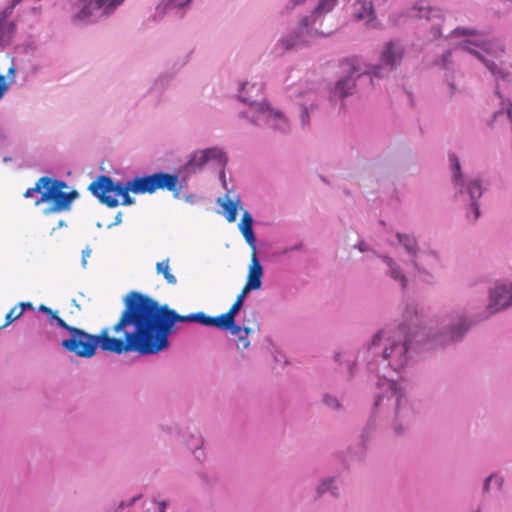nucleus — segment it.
Returning a JSON list of instances; mask_svg holds the SVG:
<instances>
[{
    "mask_svg": "<svg viewBox=\"0 0 512 512\" xmlns=\"http://www.w3.org/2000/svg\"><path fill=\"white\" fill-rule=\"evenodd\" d=\"M480 320L479 313L455 308L440 319H424L415 303H407L396 327L377 331L359 351L370 373L387 378L388 371L400 373L412 360V346L445 347L464 341Z\"/></svg>",
    "mask_w": 512,
    "mask_h": 512,
    "instance_id": "f257e3e1",
    "label": "nucleus"
},
{
    "mask_svg": "<svg viewBox=\"0 0 512 512\" xmlns=\"http://www.w3.org/2000/svg\"><path fill=\"white\" fill-rule=\"evenodd\" d=\"M184 322H195L194 312L180 315L148 294L130 291V352L149 356L167 350L176 324Z\"/></svg>",
    "mask_w": 512,
    "mask_h": 512,
    "instance_id": "f03ea898",
    "label": "nucleus"
},
{
    "mask_svg": "<svg viewBox=\"0 0 512 512\" xmlns=\"http://www.w3.org/2000/svg\"><path fill=\"white\" fill-rule=\"evenodd\" d=\"M383 387V391L374 399L371 416L363 429L361 435L363 443L376 427L377 414L391 412L393 432L397 436H403L412 427L420 411V402L412 399L401 383L386 380Z\"/></svg>",
    "mask_w": 512,
    "mask_h": 512,
    "instance_id": "7ed1b4c3",
    "label": "nucleus"
},
{
    "mask_svg": "<svg viewBox=\"0 0 512 512\" xmlns=\"http://www.w3.org/2000/svg\"><path fill=\"white\" fill-rule=\"evenodd\" d=\"M305 0H290L286 8L294 9ZM338 0H318L317 5L309 15L301 17L297 25L287 34L281 36L276 48L282 52L311 46L317 39L326 38L333 34V29L325 25V18L336 6Z\"/></svg>",
    "mask_w": 512,
    "mask_h": 512,
    "instance_id": "20e7f679",
    "label": "nucleus"
},
{
    "mask_svg": "<svg viewBox=\"0 0 512 512\" xmlns=\"http://www.w3.org/2000/svg\"><path fill=\"white\" fill-rule=\"evenodd\" d=\"M109 332L110 329L105 328L99 335H90L84 330L77 328L73 330L69 339L62 341V346L66 350L84 358L92 357L96 352L97 346L104 351L118 354L128 351V332H124L125 339L110 337Z\"/></svg>",
    "mask_w": 512,
    "mask_h": 512,
    "instance_id": "39448f33",
    "label": "nucleus"
},
{
    "mask_svg": "<svg viewBox=\"0 0 512 512\" xmlns=\"http://www.w3.org/2000/svg\"><path fill=\"white\" fill-rule=\"evenodd\" d=\"M459 48L475 55L485 67L490 71L496 81L502 80L510 82L512 73L508 67H504L503 63L495 62L494 59L500 58L504 54V47L498 41H481L475 42L471 40L462 41Z\"/></svg>",
    "mask_w": 512,
    "mask_h": 512,
    "instance_id": "423d86ee",
    "label": "nucleus"
},
{
    "mask_svg": "<svg viewBox=\"0 0 512 512\" xmlns=\"http://www.w3.org/2000/svg\"><path fill=\"white\" fill-rule=\"evenodd\" d=\"M244 101L254 104V110H245L239 113V117L246 118L253 126L270 130L277 134H287L290 131V121L279 109L269 102H257V99L243 97Z\"/></svg>",
    "mask_w": 512,
    "mask_h": 512,
    "instance_id": "0eeeda50",
    "label": "nucleus"
},
{
    "mask_svg": "<svg viewBox=\"0 0 512 512\" xmlns=\"http://www.w3.org/2000/svg\"><path fill=\"white\" fill-rule=\"evenodd\" d=\"M409 17L425 20L428 30V38L430 41L437 40L441 37L456 38L460 36H476L478 31L474 28H463L457 27L449 31L447 35H444L443 28L445 25L444 13L436 7H424L422 5H415L409 11Z\"/></svg>",
    "mask_w": 512,
    "mask_h": 512,
    "instance_id": "6e6552de",
    "label": "nucleus"
},
{
    "mask_svg": "<svg viewBox=\"0 0 512 512\" xmlns=\"http://www.w3.org/2000/svg\"><path fill=\"white\" fill-rule=\"evenodd\" d=\"M41 182H44L46 187L42 195L35 201V205L48 203L49 206L44 210L45 215L69 211L73 201L79 196L76 190L63 191L64 188H67L65 181L45 176L41 177Z\"/></svg>",
    "mask_w": 512,
    "mask_h": 512,
    "instance_id": "1a4fd4ad",
    "label": "nucleus"
},
{
    "mask_svg": "<svg viewBox=\"0 0 512 512\" xmlns=\"http://www.w3.org/2000/svg\"><path fill=\"white\" fill-rule=\"evenodd\" d=\"M404 53L405 47L400 40L394 39L386 42L382 47L379 62L371 65L360 78L369 79L373 83V78L387 77L400 66Z\"/></svg>",
    "mask_w": 512,
    "mask_h": 512,
    "instance_id": "9d476101",
    "label": "nucleus"
},
{
    "mask_svg": "<svg viewBox=\"0 0 512 512\" xmlns=\"http://www.w3.org/2000/svg\"><path fill=\"white\" fill-rule=\"evenodd\" d=\"M89 190L108 207H115L120 201L122 204H128V184H115L108 176H99L89 185Z\"/></svg>",
    "mask_w": 512,
    "mask_h": 512,
    "instance_id": "9b49d317",
    "label": "nucleus"
},
{
    "mask_svg": "<svg viewBox=\"0 0 512 512\" xmlns=\"http://www.w3.org/2000/svg\"><path fill=\"white\" fill-rule=\"evenodd\" d=\"M483 195L481 180H471L468 188L462 192H455L454 197L465 206V218L474 224L481 216L479 200Z\"/></svg>",
    "mask_w": 512,
    "mask_h": 512,
    "instance_id": "f8f14e48",
    "label": "nucleus"
},
{
    "mask_svg": "<svg viewBox=\"0 0 512 512\" xmlns=\"http://www.w3.org/2000/svg\"><path fill=\"white\" fill-rule=\"evenodd\" d=\"M512 307V283L498 284L489 290V302L480 312V320H487L492 315Z\"/></svg>",
    "mask_w": 512,
    "mask_h": 512,
    "instance_id": "ddd939ff",
    "label": "nucleus"
},
{
    "mask_svg": "<svg viewBox=\"0 0 512 512\" xmlns=\"http://www.w3.org/2000/svg\"><path fill=\"white\" fill-rule=\"evenodd\" d=\"M122 2L123 0H79L80 9L76 18L88 20L90 17L108 14Z\"/></svg>",
    "mask_w": 512,
    "mask_h": 512,
    "instance_id": "4468645a",
    "label": "nucleus"
},
{
    "mask_svg": "<svg viewBox=\"0 0 512 512\" xmlns=\"http://www.w3.org/2000/svg\"><path fill=\"white\" fill-rule=\"evenodd\" d=\"M320 100L315 91H305L297 95L296 105L299 107V118L303 128L309 127L310 115L318 108Z\"/></svg>",
    "mask_w": 512,
    "mask_h": 512,
    "instance_id": "2eb2a0df",
    "label": "nucleus"
},
{
    "mask_svg": "<svg viewBox=\"0 0 512 512\" xmlns=\"http://www.w3.org/2000/svg\"><path fill=\"white\" fill-rule=\"evenodd\" d=\"M362 73L352 71L344 77L340 78L334 88L330 92L331 101H343L345 98L353 95L356 91L357 80L367 81L368 79H361Z\"/></svg>",
    "mask_w": 512,
    "mask_h": 512,
    "instance_id": "dca6fc26",
    "label": "nucleus"
},
{
    "mask_svg": "<svg viewBox=\"0 0 512 512\" xmlns=\"http://www.w3.org/2000/svg\"><path fill=\"white\" fill-rule=\"evenodd\" d=\"M378 258L385 265L384 274L391 279L402 291L408 286V277L402 265L393 257L384 254L378 255Z\"/></svg>",
    "mask_w": 512,
    "mask_h": 512,
    "instance_id": "f3484780",
    "label": "nucleus"
},
{
    "mask_svg": "<svg viewBox=\"0 0 512 512\" xmlns=\"http://www.w3.org/2000/svg\"><path fill=\"white\" fill-rule=\"evenodd\" d=\"M154 179L156 191L159 189L167 190L172 192L175 199L180 198L182 185L177 174L158 171L154 173Z\"/></svg>",
    "mask_w": 512,
    "mask_h": 512,
    "instance_id": "a211bd4d",
    "label": "nucleus"
},
{
    "mask_svg": "<svg viewBox=\"0 0 512 512\" xmlns=\"http://www.w3.org/2000/svg\"><path fill=\"white\" fill-rule=\"evenodd\" d=\"M352 17L364 21L366 25L375 27L376 13L372 0H356L352 5Z\"/></svg>",
    "mask_w": 512,
    "mask_h": 512,
    "instance_id": "6ab92c4d",
    "label": "nucleus"
},
{
    "mask_svg": "<svg viewBox=\"0 0 512 512\" xmlns=\"http://www.w3.org/2000/svg\"><path fill=\"white\" fill-rule=\"evenodd\" d=\"M193 0H160L156 7L158 16L173 15L183 17Z\"/></svg>",
    "mask_w": 512,
    "mask_h": 512,
    "instance_id": "aec40b11",
    "label": "nucleus"
},
{
    "mask_svg": "<svg viewBox=\"0 0 512 512\" xmlns=\"http://www.w3.org/2000/svg\"><path fill=\"white\" fill-rule=\"evenodd\" d=\"M263 267L257 253H251V261L248 267V274L244 287L247 290L256 291L262 287Z\"/></svg>",
    "mask_w": 512,
    "mask_h": 512,
    "instance_id": "412c9836",
    "label": "nucleus"
},
{
    "mask_svg": "<svg viewBox=\"0 0 512 512\" xmlns=\"http://www.w3.org/2000/svg\"><path fill=\"white\" fill-rule=\"evenodd\" d=\"M449 166L451 170V178L455 192H462L468 188L472 179H466L462 173L461 163L458 156L455 153L448 155Z\"/></svg>",
    "mask_w": 512,
    "mask_h": 512,
    "instance_id": "4be33fe9",
    "label": "nucleus"
},
{
    "mask_svg": "<svg viewBox=\"0 0 512 512\" xmlns=\"http://www.w3.org/2000/svg\"><path fill=\"white\" fill-rule=\"evenodd\" d=\"M315 500L323 498L325 495H330L334 499L340 497V488L336 476L321 477L315 487Z\"/></svg>",
    "mask_w": 512,
    "mask_h": 512,
    "instance_id": "5701e85b",
    "label": "nucleus"
},
{
    "mask_svg": "<svg viewBox=\"0 0 512 512\" xmlns=\"http://www.w3.org/2000/svg\"><path fill=\"white\" fill-rule=\"evenodd\" d=\"M262 89H263L262 83L245 82V83L241 84V86L239 88L238 99L241 102L249 105V108L247 110H254L255 105L248 101H244L242 98L246 96V97L252 98L254 100L257 99V102H260V103L268 102L262 94Z\"/></svg>",
    "mask_w": 512,
    "mask_h": 512,
    "instance_id": "b1692460",
    "label": "nucleus"
},
{
    "mask_svg": "<svg viewBox=\"0 0 512 512\" xmlns=\"http://www.w3.org/2000/svg\"><path fill=\"white\" fill-rule=\"evenodd\" d=\"M156 192L154 173L135 176L130 179V193L133 194H153Z\"/></svg>",
    "mask_w": 512,
    "mask_h": 512,
    "instance_id": "393cba45",
    "label": "nucleus"
},
{
    "mask_svg": "<svg viewBox=\"0 0 512 512\" xmlns=\"http://www.w3.org/2000/svg\"><path fill=\"white\" fill-rule=\"evenodd\" d=\"M189 54H186L181 62L179 63L177 69L174 72H163L161 73L157 79L154 81L153 85L150 87L149 92L151 94H156L157 96L161 95L163 91L169 86L172 81L177 70L182 68L188 62Z\"/></svg>",
    "mask_w": 512,
    "mask_h": 512,
    "instance_id": "a878e982",
    "label": "nucleus"
},
{
    "mask_svg": "<svg viewBox=\"0 0 512 512\" xmlns=\"http://www.w3.org/2000/svg\"><path fill=\"white\" fill-rule=\"evenodd\" d=\"M398 243L403 247L406 254L412 259H418L420 247L418 240L414 234L411 233H396Z\"/></svg>",
    "mask_w": 512,
    "mask_h": 512,
    "instance_id": "bb28decb",
    "label": "nucleus"
},
{
    "mask_svg": "<svg viewBox=\"0 0 512 512\" xmlns=\"http://www.w3.org/2000/svg\"><path fill=\"white\" fill-rule=\"evenodd\" d=\"M217 204L223 208V214L228 222L232 223L236 221L238 209H242L239 196L233 201L227 193L224 197L217 199Z\"/></svg>",
    "mask_w": 512,
    "mask_h": 512,
    "instance_id": "cd10ccee",
    "label": "nucleus"
},
{
    "mask_svg": "<svg viewBox=\"0 0 512 512\" xmlns=\"http://www.w3.org/2000/svg\"><path fill=\"white\" fill-rule=\"evenodd\" d=\"M207 163L212 164L221 170L225 168L228 157L226 153L219 147H210L205 149Z\"/></svg>",
    "mask_w": 512,
    "mask_h": 512,
    "instance_id": "c85d7f7f",
    "label": "nucleus"
},
{
    "mask_svg": "<svg viewBox=\"0 0 512 512\" xmlns=\"http://www.w3.org/2000/svg\"><path fill=\"white\" fill-rule=\"evenodd\" d=\"M411 265L416 273L417 278L427 285H434L436 282L435 275L428 270L418 259H412Z\"/></svg>",
    "mask_w": 512,
    "mask_h": 512,
    "instance_id": "c756f323",
    "label": "nucleus"
},
{
    "mask_svg": "<svg viewBox=\"0 0 512 512\" xmlns=\"http://www.w3.org/2000/svg\"><path fill=\"white\" fill-rule=\"evenodd\" d=\"M204 440L200 434H192L190 439L187 440V447L193 453L198 461H202L205 453L202 449Z\"/></svg>",
    "mask_w": 512,
    "mask_h": 512,
    "instance_id": "7c9ffc66",
    "label": "nucleus"
},
{
    "mask_svg": "<svg viewBox=\"0 0 512 512\" xmlns=\"http://www.w3.org/2000/svg\"><path fill=\"white\" fill-rule=\"evenodd\" d=\"M334 360L340 365H345L347 368L348 380L351 381L357 373V363L355 360L347 357L344 352H336L333 356Z\"/></svg>",
    "mask_w": 512,
    "mask_h": 512,
    "instance_id": "2f4dec72",
    "label": "nucleus"
},
{
    "mask_svg": "<svg viewBox=\"0 0 512 512\" xmlns=\"http://www.w3.org/2000/svg\"><path fill=\"white\" fill-rule=\"evenodd\" d=\"M194 315L195 323L201 324L206 327H216L218 329L220 328L223 314H220L218 316H210L203 311H199L194 312Z\"/></svg>",
    "mask_w": 512,
    "mask_h": 512,
    "instance_id": "473e14b6",
    "label": "nucleus"
},
{
    "mask_svg": "<svg viewBox=\"0 0 512 512\" xmlns=\"http://www.w3.org/2000/svg\"><path fill=\"white\" fill-rule=\"evenodd\" d=\"M503 484H504V478L500 474L491 473L483 481L482 493L483 494L490 493L492 487L496 488L497 490H501Z\"/></svg>",
    "mask_w": 512,
    "mask_h": 512,
    "instance_id": "72a5a7b5",
    "label": "nucleus"
},
{
    "mask_svg": "<svg viewBox=\"0 0 512 512\" xmlns=\"http://www.w3.org/2000/svg\"><path fill=\"white\" fill-rule=\"evenodd\" d=\"M236 315L224 314L222 317L220 328L223 331H228L232 335H241L242 326L235 323Z\"/></svg>",
    "mask_w": 512,
    "mask_h": 512,
    "instance_id": "f704fd0d",
    "label": "nucleus"
},
{
    "mask_svg": "<svg viewBox=\"0 0 512 512\" xmlns=\"http://www.w3.org/2000/svg\"><path fill=\"white\" fill-rule=\"evenodd\" d=\"M207 163L205 149L195 151L190 155L186 164L187 167L193 168L194 171L201 170Z\"/></svg>",
    "mask_w": 512,
    "mask_h": 512,
    "instance_id": "c9c22d12",
    "label": "nucleus"
},
{
    "mask_svg": "<svg viewBox=\"0 0 512 512\" xmlns=\"http://www.w3.org/2000/svg\"><path fill=\"white\" fill-rule=\"evenodd\" d=\"M156 272L162 274L168 284L175 285L177 283L176 276L170 272L168 258L156 264Z\"/></svg>",
    "mask_w": 512,
    "mask_h": 512,
    "instance_id": "e433bc0d",
    "label": "nucleus"
},
{
    "mask_svg": "<svg viewBox=\"0 0 512 512\" xmlns=\"http://www.w3.org/2000/svg\"><path fill=\"white\" fill-rule=\"evenodd\" d=\"M321 402L328 409L333 411H340L343 409V404L340 401V399L336 395L331 393H324L321 397Z\"/></svg>",
    "mask_w": 512,
    "mask_h": 512,
    "instance_id": "4c0bfd02",
    "label": "nucleus"
},
{
    "mask_svg": "<svg viewBox=\"0 0 512 512\" xmlns=\"http://www.w3.org/2000/svg\"><path fill=\"white\" fill-rule=\"evenodd\" d=\"M240 233L244 237L246 243L251 248V253H257L256 247V236L253 230V226L238 227Z\"/></svg>",
    "mask_w": 512,
    "mask_h": 512,
    "instance_id": "58836bf2",
    "label": "nucleus"
},
{
    "mask_svg": "<svg viewBox=\"0 0 512 512\" xmlns=\"http://www.w3.org/2000/svg\"><path fill=\"white\" fill-rule=\"evenodd\" d=\"M250 291L251 290H247L246 287H243L241 292L237 295L234 303L232 304L230 309L225 314L237 315L240 312L241 308L243 307V303H244V299H245L246 295Z\"/></svg>",
    "mask_w": 512,
    "mask_h": 512,
    "instance_id": "ea45409f",
    "label": "nucleus"
},
{
    "mask_svg": "<svg viewBox=\"0 0 512 512\" xmlns=\"http://www.w3.org/2000/svg\"><path fill=\"white\" fill-rule=\"evenodd\" d=\"M125 308L122 311L119 321L112 327L114 332H120L128 325V294L123 297Z\"/></svg>",
    "mask_w": 512,
    "mask_h": 512,
    "instance_id": "a19ab883",
    "label": "nucleus"
},
{
    "mask_svg": "<svg viewBox=\"0 0 512 512\" xmlns=\"http://www.w3.org/2000/svg\"><path fill=\"white\" fill-rule=\"evenodd\" d=\"M435 65L441 67L442 69L448 70L452 65V49L446 50L442 53L436 60Z\"/></svg>",
    "mask_w": 512,
    "mask_h": 512,
    "instance_id": "79ce46f5",
    "label": "nucleus"
},
{
    "mask_svg": "<svg viewBox=\"0 0 512 512\" xmlns=\"http://www.w3.org/2000/svg\"><path fill=\"white\" fill-rule=\"evenodd\" d=\"M22 314H23V306L22 307L14 306L6 314V317H5L6 322H5V324L2 327L8 326L9 324L14 322L15 320L19 319L22 316Z\"/></svg>",
    "mask_w": 512,
    "mask_h": 512,
    "instance_id": "37998d69",
    "label": "nucleus"
},
{
    "mask_svg": "<svg viewBox=\"0 0 512 512\" xmlns=\"http://www.w3.org/2000/svg\"><path fill=\"white\" fill-rule=\"evenodd\" d=\"M355 249L359 250L360 252H370L374 257L378 258V255H382L381 253L374 250L366 241L360 240L358 243H356L353 246Z\"/></svg>",
    "mask_w": 512,
    "mask_h": 512,
    "instance_id": "c03bdc74",
    "label": "nucleus"
},
{
    "mask_svg": "<svg viewBox=\"0 0 512 512\" xmlns=\"http://www.w3.org/2000/svg\"><path fill=\"white\" fill-rule=\"evenodd\" d=\"M141 499V496H136L130 499V512H150L151 507H146L147 505L151 506L152 503L143 502L142 509L140 511L136 510V506L138 501Z\"/></svg>",
    "mask_w": 512,
    "mask_h": 512,
    "instance_id": "a18cd8bd",
    "label": "nucleus"
},
{
    "mask_svg": "<svg viewBox=\"0 0 512 512\" xmlns=\"http://www.w3.org/2000/svg\"><path fill=\"white\" fill-rule=\"evenodd\" d=\"M44 182H41V178L36 182L33 188H29L24 193V197L29 198L34 195V193H40L42 195L43 190H45Z\"/></svg>",
    "mask_w": 512,
    "mask_h": 512,
    "instance_id": "49530a36",
    "label": "nucleus"
},
{
    "mask_svg": "<svg viewBox=\"0 0 512 512\" xmlns=\"http://www.w3.org/2000/svg\"><path fill=\"white\" fill-rule=\"evenodd\" d=\"M253 223H254V219H253L252 214L249 211L244 210L242 213L241 221L238 224V227L253 226Z\"/></svg>",
    "mask_w": 512,
    "mask_h": 512,
    "instance_id": "de8ad7c7",
    "label": "nucleus"
},
{
    "mask_svg": "<svg viewBox=\"0 0 512 512\" xmlns=\"http://www.w3.org/2000/svg\"><path fill=\"white\" fill-rule=\"evenodd\" d=\"M445 82L447 83V85L449 87L450 97H453L459 91V89L457 88L456 84L454 83L453 77L449 73L445 74Z\"/></svg>",
    "mask_w": 512,
    "mask_h": 512,
    "instance_id": "09e8293b",
    "label": "nucleus"
},
{
    "mask_svg": "<svg viewBox=\"0 0 512 512\" xmlns=\"http://www.w3.org/2000/svg\"><path fill=\"white\" fill-rule=\"evenodd\" d=\"M423 254L435 264H439L441 262V256L437 250L429 249L424 251Z\"/></svg>",
    "mask_w": 512,
    "mask_h": 512,
    "instance_id": "8fccbe9b",
    "label": "nucleus"
},
{
    "mask_svg": "<svg viewBox=\"0 0 512 512\" xmlns=\"http://www.w3.org/2000/svg\"><path fill=\"white\" fill-rule=\"evenodd\" d=\"M198 476L208 486H213L216 483V478L207 472H200Z\"/></svg>",
    "mask_w": 512,
    "mask_h": 512,
    "instance_id": "3c124183",
    "label": "nucleus"
},
{
    "mask_svg": "<svg viewBox=\"0 0 512 512\" xmlns=\"http://www.w3.org/2000/svg\"><path fill=\"white\" fill-rule=\"evenodd\" d=\"M57 325L65 330H67L70 334L73 333V330H76L77 328L76 327H73V326H70L68 325L62 318H60L58 315H57V318H53Z\"/></svg>",
    "mask_w": 512,
    "mask_h": 512,
    "instance_id": "603ef678",
    "label": "nucleus"
},
{
    "mask_svg": "<svg viewBox=\"0 0 512 512\" xmlns=\"http://www.w3.org/2000/svg\"><path fill=\"white\" fill-rule=\"evenodd\" d=\"M250 346V341L248 337L244 335H239L237 339V347L238 349H247Z\"/></svg>",
    "mask_w": 512,
    "mask_h": 512,
    "instance_id": "864d4df0",
    "label": "nucleus"
},
{
    "mask_svg": "<svg viewBox=\"0 0 512 512\" xmlns=\"http://www.w3.org/2000/svg\"><path fill=\"white\" fill-rule=\"evenodd\" d=\"M161 429L169 435H175L179 432L178 427L174 424L161 425Z\"/></svg>",
    "mask_w": 512,
    "mask_h": 512,
    "instance_id": "5fc2aeb1",
    "label": "nucleus"
},
{
    "mask_svg": "<svg viewBox=\"0 0 512 512\" xmlns=\"http://www.w3.org/2000/svg\"><path fill=\"white\" fill-rule=\"evenodd\" d=\"M39 310L48 314L52 319L57 318V312L53 311L51 308H49L45 305H40Z\"/></svg>",
    "mask_w": 512,
    "mask_h": 512,
    "instance_id": "6e6d98bb",
    "label": "nucleus"
},
{
    "mask_svg": "<svg viewBox=\"0 0 512 512\" xmlns=\"http://www.w3.org/2000/svg\"><path fill=\"white\" fill-rule=\"evenodd\" d=\"M219 178H220V180L222 182L223 188L226 189L227 191H229L228 188H227V183H226V179H225V171H224V169H222L220 171ZM227 193L229 194V192H227Z\"/></svg>",
    "mask_w": 512,
    "mask_h": 512,
    "instance_id": "4d7b16f0",
    "label": "nucleus"
},
{
    "mask_svg": "<svg viewBox=\"0 0 512 512\" xmlns=\"http://www.w3.org/2000/svg\"><path fill=\"white\" fill-rule=\"evenodd\" d=\"M21 2V0H13L11 6L5 10L6 14H10L12 10Z\"/></svg>",
    "mask_w": 512,
    "mask_h": 512,
    "instance_id": "13d9d810",
    "label": "nucleus"
},
{
    "mask_svg": "<svg viewBox=\"0 0 512 512\" xmlns=\"http://www.w3.org/2000/svg\"><path fill=\"white\" fill-rule=\"evenodd\" d=\"M168 506V502L165 500H162L158 503L159 512H166V508Z\"/></svg>",
    "mask_w": 512,
    "mask_h": 512,
    "instance_id": "bf43d9fd",
    "label": "nucleus"
},
{
    "mask_svg": "<svg viewBox=\"0 0 512 512\" xmlns=\"http://www.w3.org/2000/svg\"><path fill=\"white\" fill-rule=\"evenodd\" d=\"M506 110L508 117L512 120V102L510 100L506 103Z\"/></svg>",
    "mask_w": 512,
    "mask_h": 512,
    "instance_id": "052dcab7",
    "label": "nucleus"
},
{
    "mask_svg": "<svg viewBox=\"0 0 512 512\" xmlns=\"http://www.w3.org/2000/svg\"><path fill=\"white\" fill-rule=\"evenodd\" d=\"M90 256V250L86 249V250H83L82 252V262H83V266L86 265V259L87 257Z\"/></svg>",
    "mask_w": 512,
    "mask_h": 512,
    "instance_id": "680f3d73",
    "label": "nucleus"
},
{
    "mask_svg": "<svg viewBox=\"0 0 512 512\" xmlns=\"http://www.w3.org/2000/svg\"><path fill=\"white\" fill-rule=\"evenodd\" d=\"M17 307H22L23 306V311L26 309V308H30V309H33V305L30 303V302H21L19 303L18 305H16Z\"/></svg>",
    "mask_w": 512,
    "mask_h": 512,
    "instance_id": "e2e57ef3",
    "label": "nucleus"
},
{
    "mask_svg": "<svg viewBox=\"0 0 512 512\" xmlns=\"http://www.w3.org/2000/svg\"><path fill=\"white\" fill-rule=\"evenodd\" d=\"M184 200L188 203L193 204L195 202V195L194 194H188L184 197Z\"/></svg>",
    "mask_w": 512,
    "mask_h": 512,
    "instance_id": "0e129e2a",
    "label": "nucleus"
},
{
    "mask_svg": "<svg viewBox=\"0 0 512 512\" xmlns=\"http://www.w3.org/2000/svg\"><path fill=\"white\" fill-rule=\"evenodd\" d=\"M242 332H244V336L248 337L252 332V328L251 327H242Z\"/></svg>",
    "mask_w": 512,
    "mask_h": 512,
    "instance_id": "69168bd1",
    "label": "nucleus"
},
{
    "mask_svg": "<svg viewBox=\"0 0 512 512\" xmlns=\"http://www.w3.org/2000/svg\"><path fill=\"white\" fill-rule=\"evenodd\" d=\"M302 247V244H296L294 245L293 247H290L287 251H297V250H300Z\"/></svg>",
    "mask_w": 512,
    "mask_h": 512,
    "instance_id": "338daca9",
    "label": "nucleus"
},
{
    "mask_svg": "<svg viewBox=\"0 0 512 512\" xmlns=\"http://www.w3.org/2000/svg\"><path fill=\"white\" fill-rule=\"evenodd\" d=\"M495 94H496L500 99H503V96H502V94L500 93V90H499L498 85H497V86H496V88H495Z\"/></svg>",
    "mask_w": 512,
    "mask_h": 512,
    "instance_id": "774afa93",
    "label": "nucleus"
}]
</instances>
